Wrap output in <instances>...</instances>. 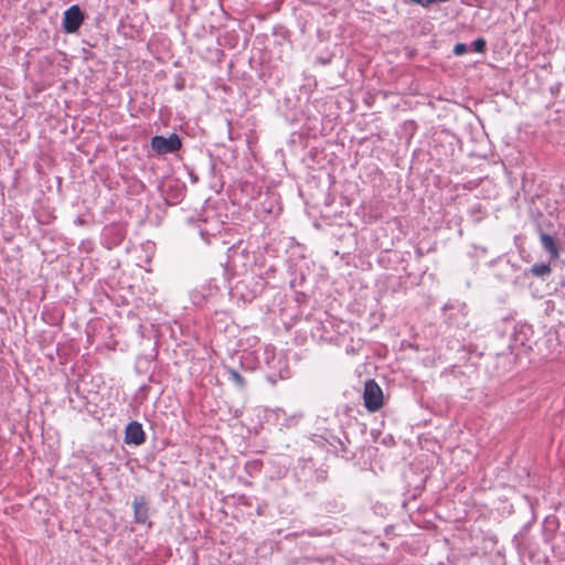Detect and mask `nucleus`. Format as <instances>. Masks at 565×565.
I'll return each instance as SVG.
<instances>
[{"instance_id":"f257e3e1","label":"nucleus","mask_w":565,"mask_h":565,"mask_svg":"<svg viewBox=\"0 0 565 565\" xmlns=\"http://www.w3.org/2000/svg\"><path fill=\"white\" fill-rule=\"evenodd\" d=\"M363 402L364 407L370 413H375L380 411L384 405L383 391L373 379L367 380L364 384Z\"/></svg>"},{"instance_id":"f03ea898","label":"nucleus","mask_w":565,"mask_h":565,"mask_svg":"<svg viewBox=\"0 0 565 565\" xmlns=\"http://www.w3.org/2000/svg\"><path fill=\"white\" fill-rule=\"evenodd\" d=\"M181 147V139L177 134H171L169 137L154 136L151 139V148L158 154L173 153Z\"/></svg>"},{"instance_id":"7ed1b4c3","label":"nucleus","mask_w":565,"mask_h":565,"mask_svg":"<svg viewBox=\"0 0 565 565\" xmlns=\"http://www.w3.org/2000/svg\"><path fill=\"white\" fill-rule=\"evenodd\" d=\"M84 21V13L78 6H72L64 12L63 29L66 33H75Z\"/></svg>"},{"instance_id":"20e7f679","label":"nucleus","mask_w":565,"mask_h":565,"mask_svg":"<svg viewBox=\"0 0 565 565\" xmlns=\"http://www.w3.org/2000/svg\"><path fill=\"white\" fill-rule=\"evenodd\" d=\"M146 441V434L140 423L130 422L125 429V443L140 446Z\"/></svg>"},{"instance_id":"39448f33","label":"nucleus","mask_w":565,"mask_h":565,"mask_svg":"<svg viewBox=\"0 0 565 565\" xmlns=\"http://www.w3.org/2000/svg\"><path fill=\"white\" fill-rule=\"evenodd\" d=\"M134 509V519L136 523L146 524L148 523L151 526V522H149V507L146 497L140 495L136 497L132 501Z\"/></svg>"},{"instance_id":"423d86ee","label":"nucleus","mask_w":565,"mask_h":565,"mask_svg":"<svg viewBox=\"0 0 565 565\" xmlns=\"http://www.w3.org/2000/svg\"><path fill=\"white\" fill-rule=\"evenodd\" d=\"M541 243L546 252H548L550 256L554 259L558 258V248L554 238L548 234L541 235Z\"/></svg>"},{"instance_id":"0eeeda50","label":"nucleus","mask_w":565,"mask_h":565,"mask_svg":"<svg viewBox=\"0 0 565 565\" xmlns=\"http://www.w3.org/2000/svg\"><path fill=\"white\" fill-rule=\"evenodd\" d=\"M551 271H552L551 266L545 263L535 264L531 268V273L536 277L546 276V275L551 274Z\"/></svg>"},{"instance_id":"6e6552de","label":"nucleus","mask_w":565,"mask_h":565,"mask_svg":"<svg viewBox=\"0 0 565 565\" xmlns=\"http://www.w3.org/2000/svg\"><path fill=\"white\" fill-rule=\"evenodd\" d=\"M473 50L478 53H484L486 51V47H487V43H486V40L482 39V38H479L477 39L473 43Z\"/></svg>"},{"instance_id":"1a4fd4ad","label":"nucleus","mask_w":565,"mask_h":565,"mask_svg":"<svg viewBox=\"0 0 565 565\" xmlns=\"http://www.w3.org/2000/svg\"><path fill=\"white\" fill-rule=\"evenodd\" d=\"M468 51L467 49V45L465 43H457L455 46H454V53L456 55H463L466 54Z\"/></svg>"},{"instance_id":"9d476101","label":"nucleus","mask_w":565,"mask_h":565,"mask_svg":"<svg viewBox=\"0 0 565 565\" xmlns=\"http://www.w3.org/2000/svg\"><path fill=\"white\" fill-rule=\"evenodd\" d=\"M232 377H233V380H234L238 385H241V386H243V385H244V383H245V382H244L243 376H242L239 373H237L236 371H232Z\"/></svg>"}]
</instances>
